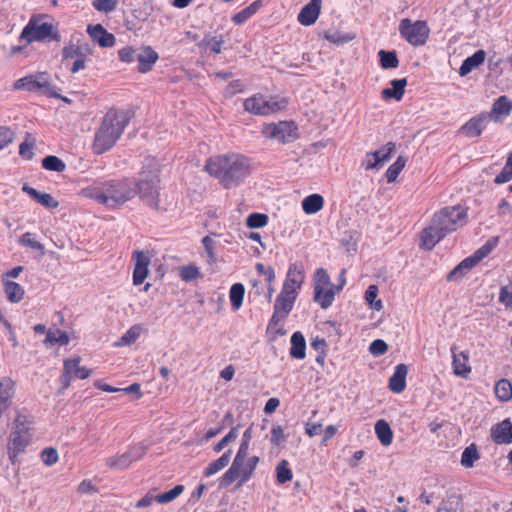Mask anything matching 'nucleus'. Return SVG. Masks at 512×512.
I'll use <instances>...</instances> for the list:
<instances>
[{"instance_id": "nucleus-1", "label": "nucleus", "mask_w": 512, "mask_h": 512, "mask_svg": "<svg viewBox=\"0 0 512 512\" xmlns=\"http://www.w3.org/2000/svg\"><path fill=\"white\" fill-rule=\"evenodd\" d=\"M250 168L249 158L235 153L211 157L205 165V170L226 189L238 186L244 181L250 174Z\"/></svg>"}, {"instance_id": "nucleus-2", "label": "nucleus", "mask_w": 512, "mask_h": 512, "mask_svg": "<svg viewBox=\"0 0 512 512\" xmlns=\"http://www.w3.org/2000/svg\"><path fill=\"white\" fill-rule=\"evenodd\" d=\"M467 212L461 206L445 207L435 213L430 224L421 233V244L432 250L448 233L456 231L466 223Z\"/></svg>"}, {"instance_id": "nucleus-3", "label": "nucleus", "mask_w": 512, "mask_h": 512, "mask_svg": "<svg viewBox=\"0 0 512 512\" xmlns=\"http://www.w3.org/2000/svg\"><path fill=\"white\" fill-rule=\"evenodd\" d=\"M128 122L129 118L124 111L110 109L95 132L93 151L103 154L110 150L121 137Z\"/></svg>"}, {"instance_id": "nucleus-4", "label": "nucleus", "mask_w": 512, "mask_h": 512, "mask_svg": "<svg viewBox=\"0 0 512 512\" xmlns=\"http://www.w3.org/2000/svg\"><path fill=\"white\" fill-rule=\"evenodd\" d=\"M136 195L134 184L128 180L110 181L100 191L90 194L98 203L116 209Z\"/></svg>"}, {"instance_id": "nucleus-5", "label": "nucleus", "mask_w": 512, "mask_h": 512, "mask_svg": "<svg viewBox=\"0 0 512 512\" xmlns=\"http://www.w3.org/2000/svg\"><path fill=\"white\" fill-rule=\"evenodd\" d=\"M32 439L30 422L25 416L16 418L8 442L9 458L14 459L25 450Z\"/></svg>"}, {"instance_id": "nucleus-6", "label": "nucleus", "mask_w": 512, "mask_h": 512, "mask_svg": "<svg viewBox=\"0 0 512 512\" xmlns=\"http://www.w3.org/2000/svg\"><path fill=\"white\" fill-rule=\"evenodd\" d=\"M314 301L320 305L322 309L329 308L338 293L335 285L332 284L330 276L326 269L318 268L313 278Z\"/></svg>"}, {"instance_id": "nucleus-7", "label": "nucleus", "mask_w": 512, "mask_h": 512, "mask_svg": "<svg viewBox=\"0 0 512 512\" xmlns=\"http://www.w3.org/2000/svg\"><path fill=\"white\" fill-rule=\"evenodd\" d=\"M258 463V456H252L248 459L239 461L236 467L235 461H233L231 467L222 476L221 485L229 486L237 479L240 480L239 486L244 484L252 477Z\"/></svg>"}, {"instance_id": "nucleus-8", "label": "nucleus", "mask_w": 512, "mask_h": 512, "mask_svg": "<svg viewBox=\"0 0 512 512\" xmlns=\"http://www.w3.org/2000/svg\"><path fill=\"white\" fill-rule=\"evenodd\" d=\"M14 88L29 92L42 91L47 96L59 97L55 87L50 83V77L46 72H38L18 79L14 84Z\"/></svg>"}, {"instance_id": "nucleus-9", "label": "nucleus", "mask_w": 512, "mask_h": 512, "mask_svg": "<svg viewBox=\"0 0 512 512\" xmlns=\"http://www.w3.org/2000/svg\"><path fill=\"white\" fill-rule=\"evenodd\" d=\"M261 133L265 138L281 144L293 142L298 138L296 125L289 121L265 124Z\"/></svg>"}, {"instance_id": "nucleus-10", "label": "nucleus", "mask_w": 512, "mask_h": 512, "mask_svg": "<svg viewBox=\"0 0 512 512\" xmlns=\"http://www.w3.org/2000/svg\"><path fill=\"white\" fill-rule=\"evenodd\" d=\"M159 182L156 172H142L137 184L140 197L153 209H159Z\"/></svg>"}, {"instance_id": "nucleus-11", "label": "nucleus", "mask_w": 512, "mask_h": 512, "mask_svg": "<svg viewBox=\"0 0 512 512\" xmlns=\"http://www.w3.org/2000/svg\"><path fill=\"white\" fill-rule=\"evenodd\" d=\"M400 34L414 46L424 45L429 36V28L423 21L412 22L405 18L399 25Z\"/></svg>"}, {"instance_id": "nucleus-12", "label": "nucleus", "mask_w": 512, "mask_h": 512, "mask_svg": "<svg viewBox=\"0 0 512 512\" xmlns=\"http://www.w3.org/2000/svg\"><path fill=\"white\" fill-rule=\"evenodd\" d=\"M287 101L276 99H265L263 96L257 95L245 100L244 108L246 111L256 115H269L286 107Z\"/></svg>"}, {"instance_id": "nucleus-13", "label": "nucleus", "mask_w": 512, "mask_h": 512, "mask_svg": "<svg viewBox=\"0 0 512 512\" xmlns=\"http://www.w3.org/2000/svg\"><path fill=\"white\" fill-rule=\"evenodd\" d=\"M53 25L47 22H39L36 20H30L29 23L24 27L21 32L20 40H25L27 43L34 41H42L49 36L53 39L58 40L57 34L52 35Z\"/></svg>"}, {"instance_id": "nucleus-14", "label": "nucleus", "mask_w": 512, "mask_h": 512, "mask_svg": "<svg viewBox=\"0 0 512 512\" xmlns=\"http://www.w3.org/2000/svg\"><path fill=\"white\" fill-rule=\"evenodd\" d=\"M80 362L81 358L79 356L64 360L63 373L60 377V382L63 384V389H67L71 385L73 378L86 379L90 376L91 370L80 366Z\"/></svg>"}, {"instance_id": "nucleus-15", "label": "nucleus", "mask_w": 512, "mask_h": 512, "mask_svg": "<svg viewBox=\"0 0 512 512\" xmlns=\"http://www.w3.org/2000/svg\"><path fill=\"white\" fill-rule=\"evenodd\" d=\"M491 251V247L484 245L474 252L473 255L461 261L452 271L447 275L448 281L460 280L470 269L476 266L484 257Z\"/></svg>"}, {"instance_id": "nucleus-16", "label": "nucleus", "mask_w": 512, "mask_h": 512, "mask_svg": "<svg viewBox=\"0 0 512 512\" xmlns=\"http://www.w3.org/2000/svg\"><path fill=\"white\" fill-rule=\"evenodd\" d=\"M297 296L288 294L281 290L274 304V312L270 321V325H277L284 320L292 311Z\"/></svg>"}, {"instance_id": "nucleus-17", "label": "nucleus", "mask_w": 512, "mask_h": 512, "mask_svg": "<svg viewBox=\"0 0 512 512\" xmlns=\"http://www.w3.org/2000/svg\"><path fill=\"white\" fill-rule=\"evenodd\" d=\"M134 261L133 284L141 285L149 274V265L151 263V255L149 252L136 250L132 253Z\"/></svg>"}, {"instance_id": "nucleus-18", "label": "nucleus", "mask_w": 512, "mask_h": 512, "mask_svg": "<svg viewBox=\"0 0 512 512\" xmlns=\"http://www.w3.org/2000/svg\"><path fill=\"white\" fill-rule=\"evenodd\" d=\"M395 150V143L388 142L378 150L368 152L363 161L365 170L378 169L384 162L388 161Z\"/></svg>"}, {"instance_id": "nucleus-19", "label": "nucleus", "mask_w": 512, "mask_h": 512, "mask_svg": "<svg viewBox=\"0 0 512 512\" xmlns=\"http://www.w3.org/2000/svg\"><path fill=\"white\" fill-rule=\"evenodd\" d=\"M146 452L143 444L132 446L128 451L118 457L109 458L107 464L111 468L125 469L133 462L140 460Z\"/></svg>"}, {"instance_id": "nucleus-20", "label": "nucleus", "mask_w": 512, "mask_h": 512, "mask_svg": "<svg viewBox=\"0 0 512 512\" xmlns=\"http://www.w3.org/2000/svg\"><path fill=\"white\" fill-rule=\"evenodd\" d=\"M304 271L301 265L296 263L289 266L286 279L282 286V291L298 296V292L304 282Z\"/></svg>"}, {"instance_id": "nucleus-21", "label": "nucleus", "mask_w": 512, "mask_h": 512, "mask_svg": "<svg viewBox=\"0 0 512 512\" xmlns=\"http://www.w3.org/2000/svg\"><path fill=\"white\" fill-rule=\"evenodd\" d=\"M488 122V115L481 113L471 118L465 124H463L458 133L467 138H476L481 136L483 130L486 128Z\"/></svg>"}, {"instance_id": "nucleus-22", "label": "nucleus", "mask_w": 512, "mask_h": 512, "mask_svg": "<svg viewBox=\"0 0 512 512\" xmlns=\"http://www.w3.org/2000/svg\"><path fill=\"white\" fill-rule=\"evenodd\" d=\"M87 33L95 43L103 48L112 47L115 44V36L109 33L101 24L88 25Z\"/></svg>"}, {"instance_id": "nucleus-23", "label": "nucleus", "mask_w": 512, "mask_h": 512, "mask_svg": "<svg viewBox=\"0 0 512 512\" xmlns=\"http://www.w3.org/2000/svg\"><path fill=\"white\" fill-rule=\"evenodd\" d=\"M322 0H311L298 14V21L305 26L316 22L321 9Z\"/></svg>"}, {"instance_id": "nucleus-24", "label": "nucleus", "mask_w": 512, "mask_h": 512, "mask_svg": "<svg viewBox=\"0 0 512 512\" xmlns=\"http://www.w3.org/2000/svg\"><path fill=\"white\" fill-rule=\"evenodd\" d=\"M491 437L497 444L512 443V422L505 419L496 424L491 430Z\"/></svg>"}, {"instance_id": "nucleus-25", "label": "nucleus", "mask_w": 512, "mask_h": 512, "mask_svg": "<svg viewBox=\"0 0 512 512\" xmlns=\"http://www.w3.org/2000/svg\"><path fill=\"white\" fill-rule=\"evenodd\" d=\"M158 60V54L150 46H145L137 54L138 71L140 73H147Z\"/></svg>"}, {"instance_id": "nucleus-26", "label": "nucleus", "mask_w": 512, "mask_h": 512, "mask_svg": "<svg viewBox=\"0 0 512 512\" xmlns=\"http://www.w3.org/2000/svg\"><path fill=\"white\" fill-rule=\"evenodd\" d=\"M408 367L405 364H398L394 374L389 379V388L394 393H401L406 387Z\"/></svg>"}, {"instance_id": "nucleus-27", "label": "nucleus", "mask_w": 512, "mask_h": 512, "mask_svg": "<svg viewBox=\"0 0 512 512\" xmlns=\"http://www.w3.org/2000/svg\"><path fill=\"white\" fill-rule=\"evenodd\" d=\"M512 110V101L506 96H500L492 105L490 117L495 122L501 121L502 117L508 116Z\"/></svg>"}, {"instance_id": "nucleus-28", "label": "nucleus", "mask_w": 512, "mask_h": 512, "mask_svg": "<svg viewBox=\"0 0 512 512\" xmlns=\"http://www.w3.org/2000/svg\"><path fill=\"white\" fill-rule=\"evenodd\" d=\"M22 190L44 207L57 208L59 205L58 201L51 194L39 192L27 184L23 185Z\"/></svg>"}, {"instance_id": "nucleus-29", "label": "nucleus", "mask_w": 512, "mask_h": 512, "mask_svg": "<svg viewBox=\"0 0 512 512\" xmlns=\"http://www.w3.org/2000/svg\"><path fill=\"white\" fill-rule=\"evenodd\" d=\"M485 57L486 53L484 50H477L472 56L463 61L459 69V75L462 77L468 75L472 70L484 63Z\"/></svg>"}, {"instance_id": "nucleus-30", "label": "nucleus", "mask_w": 512, "mask_h": 512, "mask_svg": "<svg viewBox=\"0 0 512 512\" xmlns=\"http://www.w3.org/2000/svg\"><path fill=\"white\" fill-rule=\"evenodd\" d=\"M392 88H385L382 90L381 95L384 99L394 98L396 100H401L404 93L405 87L407 85V79H395L390 82Z\"/></svg>"}, {"instance_id": "nucleus-31", "label": "nucleus", "mask_w": 512, "mask_h": 512, "mask_svg": "<svg viewBox=\"0 0 512 512\" xmlns=\"http://www.w3.org/2000/svg\"><path fill=\"white\" fill-rule=\"evenodd\" d=\"M453 372L457 376L466 378L471 372V368L468 365V355L464 352L455 353L453 351Z\"/></svg>"}, {"instance_id": "nucleus-32", "label": "nucleus", "mask_w": 512, "mask_h": 512, "mask_svg": "<svg viewBox=\"0 0 512 512\" xmlns=\"http://www.w3.org/2000/svg\"><path fill=\"white\" fill-rule=\"evenodd\" d=\"M324 206V198L320 194H311L302 201V209L306 214H316L322 210Z\"/></svg>"}, {"instance_id": "nucleus-33", "label": "nucleus", "mask_w": 512, "mask_h": 512, "mask_svg": "<svg viewBox=\"0 0 512 512\" xmlns=\"http://www.w3.org/2000/svg\"><path fill=\"white\" fill-rule=\"evenodd\" d=\"M306 342L301 332H295L291 336L290 355L295 359L305 358Z\"/></svg>"}, {"instance_id": "nucleus-34", "label": "nucleus", "mask_w": 512, "mask_h": 512, "mask_svg": "<svg viewBox=\"0 0 512 512\" xmlns=\"http://www.w3.org/2000/svg\"><path fill=\"white\" fill-rule=\"evenodd\" d=\"M375 433L378 440L384 446H389L393 440V431L385 420H378L375 424Z\"/></svg>"}, {"instance_id": "nucleus-35", "label": "nucleus", "mask_w": 512, "mask_h": 512, "mask_svg": "<svg viewBox=\"0 0 512 512\" xmlns=\"http://www.w3.org/2000/svg\"><path fill=\"white\" fill-rule=\"evenodd\" d=\"M261 0H256L251 3L249 6L238 12L232 17V21L236 25H241L245 23L248 19H250L261 7Z\"/></svg>"}, {"instance_id": "nucleus-36", "label": "nucleus", "mask_w": 512, "mask_h": 512, "mask_svg": "<svg viewBox=\"0 0 512 512\" xmlns=\"http://www.w3.org/2000/svg\"><path fill=\"white\" fill-rule=\"evenodd\" d=\"M231 454L232 451L228 450L220 458L211 462L204 470V475L210 477L225 468L230 462Z\"/></svg>"}, {"instance_id": "nucleus-37", "label": "nucleus", "mask_w": 512, "mask_h": 512, "mask_svg": "<svg viewBox=\"0 0 512 512\" xmlns=\"http://www.w3.org/2000/svg\"><path fill=\"white\" fill-rule=\"evenodd\" d=\"M4 291L7 299L12 303H18L23 299L24 289L14 281H6Z\"/></svg>"}, {"instance_id": "nucleus-38", "label": "nucleus", "mask_w": 512, "mask_h": 512, "mask_svg": "<svg viewBox=\"0 0 512 512\" xmlns=\"http://www.w3.org/2000/svg\"><path fill=\"white\" fill-rule=\"evenodd\" d=\"M202 244L205 249V257L206 262L212 266L217 262V256H216V241L214 240L213 236L207 235L202 239Z\"/></svg>"}, {"instance_id": "nucleus-39", "label": "nucleus", "mask_w": 512, "mask_h": 512, "mask_svg": "<svg viewBox=\"0 0 512 512\" xmlns=\"http://www.w3.org/2000/svg\"><path fill=\"white\" fill-rule=\"evenodd\" d=\"M245 288L241 283H235L230 288L229 298L234 310H238L243 303Z\"/></svg>"}, {"instance_id": "nucleus-40", "label": "nucleus", "mask_w": 512, "mask_h": 512, "mask_svg": "<svg viewBox=\"0 0 512 512\" xmlns=\"http://www.w3.org/2000/svg\"><path fill=\"white\" fill-rule=\"evenodd\" d=\"M378 56L383 69H394L399 66V60L395 51L380 50Z\"/></svg>"}, {"instance_id": "nucleus-41", "label": "nucleus", "mask_w": 512, "mask_h": 512, "mask_svg": "<svg viewBox=\"0 0 512 512\" xmlns=\"http://www.w3.org/2000/svg\"><path fill=\"white\" fill-rule=\"evenodd\" d=\"M178 274L181 280L185 282H191L202 277L200 269L195 264L179 267Z\"/></svg>"}, {"instance_id": "nucleus-42", "label": "nucleus", "mask_w": 512, "mask_h": 512, "mask_svg": "<svg viewBox=\"0 0 512 512\" xmlns=\"http://www.w3.org/2000/svg\"><path fill=\"white\" fill-rule=\"evenodd\" d=\"M406 162L407 159L404 156H399L397 160L391 166H389L385 173V177L388 183H393L397 179L400 172L405 167Z\"/></svg>"}, {"instance_id": "nucleus-43", "label": "nucleus", "mask_w": 512, "mask_h": 512, "mask_svg": "<svg viewBox=\"0 0 512 512\" xmlns=\"http://www.w3.org/2000/svg\"><path fill=\"white\" fill-rule=\"evenodd\" d=\"M36 145V139L31 134H27L25 140L19 146V155L24 160H31L34 157V148Z\"/></svg>"}, {"instance_id": "nucleus-44", "label": "nucleus", "mask_w": 512, "mask_h": 512, "mask_svg": "<svg viewBox=\"0 0 512 512\" xmlns=\"http://www.w3.org/2000/svg\"><path fill=\"white\" fill-rule=\"evenodd\" d=\"M356 37L355 33L349 32V33H343L341 31H334V32H326L324 34V38L328 40L329 42L340 45L345 44L348 42H351Z\"/></svg>"}, {"instance_id": "nucleus-45", "label": "nucleus", "mask_w": 512, "mask_h": 512, "mask_svg": "<svg viewBox=\"0 0 512 512\" xmlns=\"http://www.w3.org/2000/svg\"><path fill=\"white\" fill-rule=\"evenodd\" d=\"M142 327L138 324L130 327L121 337L116 346H128L133 344L141 335Z\"/></svg>"}, {"instance_id": "nucleus-46", "label": "nucleus", "mask_w": 512, "mask_h": 512, "mask_svg": "<svg viewBox=\"0 0 512 512\" xmlns=\"http://www.w3.org/2000/svg\"><path fill=\"white\" fill-rule=\"evenodd\" d=\"M495 394L501 401H508L512 398V385L507 379L499 380L495 385Z\"/></svg>"}, {"instance_id": "nucleus-47", "label": "nucleus", "mask_w": 512, "mask_h": 512, "mask_svg": "<svg viewBox=\"0 0 512 512\" xmlns=\"http://www.w3.org/2000/svg\"><path fill=\"white\" fill-rule=\"evenodd\" d=\"M293 477V473L289 468V463L287 460H281L276 466V479L279 484H284L288 481H291Z\"/></svg>"}, {"instance_id": "nucleus-48", "label": "nucleus", "mask_w": 512, "mask_h": 512, "mask_svg": "<svg viewBox=\"0 0 512 512\" xmlns=\"http://www.w3.org/2000/svg\"><path fill=\"white\" fill-rule=\"evenodd\" d=\"M479 459V453L477 451L476 445L471 444L465 448L461 457V464L466 468H471L474 466V462Z\"/></svg>"}, {"instance_id": "nucleus-49", "label": "nucleus", "mask_w": 512, "mask_h": 512, "mask_svg": "<svg viewBox=\"0 0 512 512\" xmlns=\"http://www.w3.org/2000/svg\"><path fill=\"white\" fill-rule=\"evenodd\" d=\"M42 166L48 171L63 172L66 164L57 156L49 155L42 160Z\"/></svg>"}, {"instance_id": "nucleus-50", "label": "nucleus", "mask_w": 512, "mask_h": 512, "mask_svg": "<svg viewBox=\"0 0 512 512\" xmlns=\"http://www.w3.org/2000/svg\"><path fill=\"white\" fill-rule=\"evenodd\" d=\"M269 217L264 213H251L246 218V225L250 229H259L268 224Z\"/></svg>"}, {"instance_id": "nucleus-51", "label": "nucleus", "mask_w": 512, "mask_h": 512, "mask_svg": "<svg viewBox=\"0 0 512 512\" xmlns=\"http://www.w3.org/2000/svg\"><path fill=\"white\" fill-rule=\"evenodd\" d=\"M378 287L376 285H370L365 291V300L367 304L374 310L380 311L383 308L381 300H377Z\"/></svg>"}, {"instance_id": "nucleus-52", "label": "nucleus", "mask_w": 512, "mask_h": 512, "mask_svg": "<svg viewBox=\"0 0 512 512\" xmlns=\"http://www.w3.org/2000/svg\"><path fill=\"white\" fill-rule=\"evenodd\" d=\"M183 491H184L183 485H176L171 490H169L167 492H164L161 494H156L157 495V503L167 504L169 502H172L178 496H180Z\"/></svg>"}, {"instance_id": "nucleus-53", "label": "nucleus", "mask_w": 512, "mask_h": 512, "mask_svg": "<svg viewBox=\"0 0 512 512\" xmlns=\"http://www.w3.org/2000/svg\"><path fill=\"white\" fill-rule=\"evenodd\" d=\"M19 243L22 246H26V247H29V248L39 251L42 256L45 255L44 246L39 241L32 238V234L29 232L23 234L19 238Z\"/></svg>"}, {"instance_id": "nucleus-54", "label": "nucleus", "mask_w": 512, "mask_h": 512, "mask_svg": "<svg viewBox=\"0 0 512 512\" xmlns=\"http://www.w3.org/2000/svg\"><path fill=\"white\" fill-rule=\"evenodd\" d=\"M92 5L97 11L107 14L116 9L118 0H94Z\"/></svg>"}, {"instance_id": "nucleus-55", "label": "nucleus", "mask_w": 512, "mask_h": 512, "mask_svg": "<svg viewBox=\"0 0 512 512\" xmlns=\"http://www.w3.org/2000/svg\"><path fill=\"white\" fill-rule=\"evenodd\" d=\"M238 437V428L233 427L229 431V433L224 436L215 446L214 451L220 452L222 451L229 443L233 442Z\"/></svg>"}, {"instance_id": "nucleus-56", "label": "nucleus", "mask_w": 512, "mask_h": 512, "mask_svg": "<svg viewBox=\"0 0 512 512\" xmlns=\"http://www.w3.org/2000/svg\"><path fill=\"white\" fill-rule=\"evenodd\" d=\"M47 342L51 344L59 343L60 345H67L69 343V337L62 331L48 332L46 336Z\"/></svg>"}, {"instance_id": "nucleus-57", "label": "nucleus", "mask_w": 512, "mask_h": 512, "mask_svg": "<svg viewBox=\"0 0 512 512\" xmlns=\"http://www.w3.org/2000/svg\"><path fill=\"white\" fill-rule=\"evenodd\" d=\"M153 502H157L155 489L149 490L140 500L135 503V507L138 509L147 508L151 506Z\"/></svg>"}, {"instance_id": "nucleus-58", "label": "nucleus", "mask_w": 512, "mask_h": 512, "mask_svg": "<svg viewBox=\"0 0 512 512\" xmlns=\"http://www.w3.org/2000/svg\"><path fill=\"white\" fill-rule=\"evenodd\" d=\"M41 458H42V461L47 466L54 465L59 459L57 450L52 447L45 448L42 451Z\"/></svg>"}, {"instance_id": "nucleus-59", "label": "nucleus", "mask_w": 512, "mask_h": 512, "mask_svg": "<svg viewBox=\"0 0 512 512\" xmlns=\"http://www.w3.org/2000/svg\"><path fill=\"white\" fill-rule=\"evenodd\" d=\"M14 137L15 134L10 128L0 126V150L12 143Z\"/></svg>"}, {"instance_id": "nucleus-60", "label": "nucleus", "mask_w": 512, "mask_h": 512, "mask_svg": "<svg viewBox=\"0 0 512 512\" xmlns=\"http://www.w3.org/2000/svg\"><path fill=\"white\" fill-rule=\"evenodd\" d=\"M387 350V343L381 339L374 340L369 347V352L374 356L383 355Z\"/></svg>"}, {"instance_id": "nucleus-61", "label": "nucleus", "mask_w": 512, "mask_h": 512, "mask_svg": "<svg viewBox=\"0 0 512 512\" xmlns=\"http://www.w3.org/2000/svg\"><path fill=\"white\" fill-rule=\"evenodd\" d=\"M512 179V164L506 162L502 171L496 176L495 183L502 184L510 181Z\"/></svg>"}, {"instance_id": "nucleus-62", "label": "nucleus", "mask_w": 512, "mask_h": 512, "mask_svg": "<svg viewBox=\"0 0 512 512\" xmlns=\"http://www.w3.org/2000/svg\"><path fill=\"white\" fill-rule=\"evenodd\" d=\"M119 58L122 62L131 63L137 60V52L132 47H124L118 52Z\"/></svg>"}, {"instance_id": "nucleus-63", "label": "nucleus", "mask_w": 512, "mask_h": 512, "mask_svg": "<svg viewBox=\"0 0 512 512\" xmlns=\"http://www.w3.org/2000/svg\"><path fill=\"white\" fill-rule=\"evenodd\" d=\"M285 439L286 436L283 428L280 425L273 426L271 430V443L275 446H279Z\"/></svg>"}, {"instance_id": "nucleus-64", "label": "nucleus", "mask_w": 512, "mask_h": 512, "mask_svg": "<svg viewBox=\"0 0 512 512\" xmlns=\"http://www.w3.org/2000/svg\"><path fill=\"white\" fill-rule=\"evenodd\" d=\"M499 301L508 307H512V292H510L507 287L500 289Z\"/></svg>"}]
</instances>
